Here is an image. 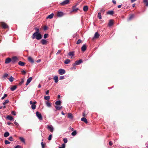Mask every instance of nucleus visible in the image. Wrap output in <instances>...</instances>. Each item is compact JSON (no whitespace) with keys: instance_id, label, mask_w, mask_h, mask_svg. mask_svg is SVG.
Returning <instances> with one entry per match:
<instances>
[{"instance_id":"obj_1","label":"nucleus","mask_w":148,"mask_h":148,"mask_svg":"<svg viewBox=\"0 0 148 148\" xmlns=\"http://www.w3.org/2000/svg\"><path fill=\"white\" fill-rule=\"evenodd\" d=\"M42 36L39 33H37L34 34V33L33 34L32 36V39H34L35 38H36L38 40H39L41 39L42 38Z\"/></svg>"},{"instance_id":"obj_2","label":"nucleus","mask_w":148,"mask_h":148,"mask_svg":"<svg viewBox=\"0 0 148 148\" xmlns=\"http://www.w3.org/2000/svg\"><path fill=\"white\" fill-rule=\"evenodd\" d=\"M36 116L40 120H42V117L41 113L38 112H36Z\"/></svg>"},{"instance_id":"obj_3","label":"nucleus","mask_w":148,"mask_h":148,"mask_svg":"<svg viewBox=\"0 0 148 148\" xmlns=\"http://www.w3.org/2000/svg\"><path fill=\"white\" fill-rule=\"evenodd\" d=\"M82 62V60L81 59L77 60L75 62V63L73 64V66L79 65Z\"/></svg>"},{"instance_id":"obj_4","label":"nucleus","mask_w":148,"mask_h":148,"mask_svg":"<svg viewBox=\"0 0 148 148\" xmlns=\"http://www.w3.org/2000/svg\"><path fill=\"white\" fill-rule=\"evenodd\" d=\"M1 25L3 28L4 29L7 28L8 27V26L6 23L4 22H1Z\"/></svg>"},{"instance_id":"obj_5","label":"nucleus","mask_w":148,"mask_h":148,"mask_svg":"<svg viewBox=\"0 0 148 148\" xmlns=\"http://www.w3.org/2000/svg\"><path fill=\"white\" fill-rule=\"evenodd\" d=\"M58 72L60 75H62L64 74L65 73L66 71L64 69H60L58 70Z\"/></svg>"},{"instance_id":"obj_6","label":"nucleus","mask_w":148,"mask_h":148,"mask_svg":"<svg viewBox=\"0 0 148 148\" xmlns=\"http://www.w3.org/2000/svg\"><path fill=\"white\" fill-rule=\"evenodd\" d=\"M70 0H65L63 2L60 3V4L62 5H64L66 4H68Z\"/></svg>"},{"instance_id":"obj_7","label":"nucleus","mask_w":148,"mask_h":148,"mask_svg":"<svg viewBox=\"0 0 148 148\" xmlns=\"http://www.w3.org/2000/svg\"><path fill=\"white\" fill-rule=\"evenodd\" d=\"M47 128L51 132H53L54 128L52 125H48Z\"/></svg>"},{"instance_id":"obj_8","label":"nucleus","mask_w":148,"mask_h":148,"mask_svg":"<svg viewBox=\"0 0 148 148\" xmlns=\"http://www.w3.org/2000/svg\"><path fill=\"white\" fill-rule=\"evenodd\" d=\"M18 60L17 57L14 56L12 58L11 62L12 63H14Z\"/></svg>"},{"instance_id":"obj_9","label":"nucleus","mask_w":148,"mask_h":148,"mask_svg":"<svg viewBox=\"0 0 148 148\" xmlns=\"http://www.w3.org/2000/svg\"><path fill=\"white\" fill-rule=\"evenodd\" d=\"M11 61L12 59L10 58H7L5 59V63L8 64L9 63H10L11 62Z\"/></svg>"},{"instance_id":"obj_10","label":"nucleus","mask_w":148,"mask_h":148,"mask_svg":"<svg viewBox=\"0 0 148 148\" xmlns=\"http://www.w3.org/2000/svg\"><path fill=\"white\" fill-rule=\"evenodd\" d=\"M32 77H30L29 78L27 79V82L26 83V85H27L29 84L30 82L32 80Z\"/></svg>"},{"instance_id":"obj_11","label":"nucleus","mask_w":148,"mask_h":148,"mask_svg":"<svg viewBox=\"0 0 148 148\" xmlns=\"http://www.w3.org/2000/svg\"><path fill=\"white\" fill-rule=\"evenodd\" d=\"M76 6V5H75L73 6L71 12H76L79 10V9L78 8H75Z\"/></svg>"},{"instance_id":"obj_12","label":"nucleus","mask_w":148,"mask_h":148,"mask_svg":"<svg viewBox=\"0 0 148 148\" xmlns=\"http://www.w3.org/2000/svg\"><path fill=\"white\" fill-rule=\"evenodd\" d=\"M64 15V13L62 12H59L57 13V16L58 17H61Z\"/></svg>"},{"instance_id":"obj_13","label":"nucleus","mask_w":148,"mask_h":148,"mask_svg":"<svg viewBox=\"0 0 148 148\" xmlns=\"http://www.w3.org/2000/svg\"><path fill=\"white\" fill-rule=\"evenodd\" d=\"M86 46L84 44L83 45L82 47H81V49L82 51L84 52L85 51L86 49Z\"/></svg>"},{"instance_id":"obj_14","label":"nucleus","mask_w":148,"mask_h":148,"mask_svg":"<svg viewBox=\"0 0 148 148\" xmlns=\"http://www.w3.org/2000/svg\"><path fill=\"white\" fill-rule=\"evenodd\" d=\"M53 79L56 83H57L58 81V77L57 76H55L53 77Z\"/></svg>"},{"instance_id":"obj_15","label":"nucleus","mask_w":148,"mask_h":148,"mask_svg":"<svg viewBox=\"0 0 148 148\" xmlns=\"http://www.w3.org/2000/svg\"><path fill=\"white\" fill-rule=\"evenodd\" d=\"M8 120L10 121L14 120V118L11 116L8 115L6 118Z\"/></svg>"},{"instance_id":"obj_16","label":"nucleus","mask_w":148,"mask_h":148,"mask_svg":"<svg viewBox=\"0 0 148 148\" xmlns=\"http://www.w3.org/2000/svg\"><path fill=\"white\" fill-rule=\"evenodd\" d=\"M36 103V101H34L33 102V104L32 105L31 108L32 109L34 110L36 108V105H35Z\"/></svg>"},{"instance_id":"obj_17","label":"nucleus","mask_w":148,"mask_h":148,"mask_svg":"<svg viewBox=\"0 0 148 148\" xmlns=\"http://www.w3.org/2000/svg\"><path fill=\"white\" fill-rule=\"evenodd\" d=\"M55 108L56 110H60L62 108V106H55Z\"/></svg>"},{"instance_id":"obj_18","label":"nucleus","mask_w":148,"mask_h":148,"mask_svg":"<svg viewBox=\"0 0 148 148\" xmlns=\"http://www.w3.org/2000/svg\"><path fill=\"white\" fill-rule=\"evenodd\" d=\"M40 42L43 45H44L47 43V41L46 40L43 39L41 40Z\"/></svg>"},{"instance_id":"obj_19","label":"nucleus","mask_w":148,"mask_h":148,"mask_svg":"<svg viewBox=\"0 0 148 148\" xmlns=\"http://www.w3.org/2000/svg\"><path fill=\"white\" fill-rule=\"evenodd\" d=\"M54 14L53 13H52L48 15L47 17V18L51 19L53 17Z\"/></svg>"},{"instance_id":"obj_20","label":"nucleus","mask_w":148,"mask_h":148,"mask_svg":"<svg viewBox=\"0 0 148 148\" xmlns=\"http://www.w3.org/2000/svg\"><path fill=\"white\" fill-rule=\"evenodd\" d=\"M81 121L84 122L86 123H88V121L86 119L85 117H83L81 118Z\"/></svg>"},{"instance_id":"obj_21","label":"nucleus","mask_w":148,"mask_h":148,"mask_svg":"<svg viewBox=\"0 0 148 148\" xmlns=\"http://www.w3.org/2000/svg\"><path fill=\"white\" fill-rule=\"evenodd\" d=\"M28 59L29 61V62H30L33 63L34 62V60L31 57H29L28 58Z\"/></svg>"},{"instance_id":"obj_22","label":"nucleus","mask_w":148,"mask_h":148,"mask_svg":"<svg viewBox=\"0 0 148 148\" xmlns=\"http://www.w3.org/2000/svg\"><path fill=\"white\" fill-rule=\"evenodd\" d=\"M99 36V34L97 32H96L95 34L94 37L95 38H98Z\"/></svg>"},{"instance_id":"obj_23","label":"nucleus","mask_w":148,"mask_h":148,"mask_svg":"<svg viewBox=\"0 0 148 148\" xmlns=\"http://www.w3.org/2000/svg\"><path fill=\"white\" fill-rule=\"evenodd\" d=\"M113 24V23L112 20H110L108 24L109 26L110 27L112 26Z\"/></svg>"},{"instance_id":"obj_24","label":"nucleus","mask_w":148,"mask_h":148,"mask_svg":"<svg viewBox=\"0 0 148 148\" xmlns=\"http://www.w3.org/2000/svg\"><path fill=\"white\" fill-rule=\"evenodd\" d=\"M68 117L71 119H73V116L72 114L71 113H69L68 115Z\"/></svg>"},{"instance_id":"obj_25","label":"nucleus","mask_w":148,"mask_h":148,"mask_svg":"<svg viewBox=\"0 0 148 148\" xmlns=\"http://www.w3.org/2000/svg\"><path fill=\"white\" fill-rule=\"evenodd\" d=\"M25 64V63L21 61H19L18 62V65L22 66H24Z\"/></svg>"},{"instance_id":"obj_26","label":"nucleus","mask_w":148,"mask_h":148,"mask_svg":"<svg viewBox=\"0 0 148 148\" xmlns=\"http://www.w3.org/2000/svg\"><path fill=\"white\" fill-rule=\"evenodd\" d=\"M61 103V102L60 101L58 100L55 103V104L56 105V106H57L60 105Z\"/></svg>"},{"instance_id":"obj_27","label":"nucleus","mask_w":148,"mask_h":148,"mask_svg":"<svg viewBox=\"0 0 148 148\" xmlns=\"http://www.w3.org/2000/svg\"><path fill=\"white\" fill-rule=\"evenodd\" d=\"M17 87L16 86H13L11 88L10 90L12 91H13Z\"/></svg>"},{"instance_id":"obj_28","label":"nucleus","mask_w":148,"mask_h":148,"mask_svg":"<svg viewBox=\"0 0 148 148\" xmlns=\"http://www.w3.org/2000/svg\"><path fill=\"white\" fill-rule=\"evenodd\" d=\"M10 135V134L8 132H5L4 133V136L5 137H7L9 136Z\"/></svg>"},{"instance_id":"obj_29","label":"nucleus","mask_w":148,"mask_h":148,"mask_svg":"<svg viewBox=\"0 0 148 148\" xmlns=\"http://www.w3.org/2000/svg\"><path fill=\"white\" fill-rule=\"evenodd\" d=\"M70 62V60L69 59H67L64 61V63L66 64H67Z\"/></svg>"},{"instance_id":"obj_30","label":"nucleus","mask_w":148,"mask_h":148,"mask_svg":"<svg viewBox=\"0 0 148 148\" xmlns=\"http://www.w3.org/2000/svg\"><path fill=\"white\" fill-rule=\"evenodd\" d=\"M88 6L86 5H85L84 7L83 10L84 11L86 12L88 10Z\"/></svg>"},{"instance_id":"obj_31","label":"nucleus","mask_w":148,"mask_h":148,"mask_svg":"<svg viewBox=\"0 0 148 148\" xmlns=\"http://www.w3.org/2000/svg\"><path fill=\"white\" fill-rule=\"evenodd\" d=\"M24 82V79L23 78H22L21 79V81L19 82V83L18 84V85L19 86H21L22 84Z\"/></svg>"},{"instance_id":"obj_32","label":"nucleus","mask_w":148,"mask_h":148,"mask_svg":"<svg viewBox=\"0 0 148 148\" xmlns=\"http://www.w3.org/2000/svg\"><path fill=\"white\" fill-rule=\"evenodd\" d=\"M35 29L36 30V32H34V34L35 35V34L39 33V28L38 27H36L35 28Z\"/></svg>"},{"instance_id":"obj_33","label":"nucleus","mask_w":148,"mask_h":148,"mask_svg":"<svg viewBox=\"0 0 148 148\" xmlns=\"http://www.w3.org/2000/svg\"><path fill=\"white\" fill-rule=\"evenodd\" d=\"M114 12L113 10L108 11L107 12L108 14H110L111 15H113L114 14Z\"/></svg>"},{"instance_id":"obj_34","label":"nucleus","mask_w":148,"mask_h":148,"mask_svg":"<svg viewBox=\"0 0 148 148\" xmlns=\"http://www.w3.org/2000/svg\"><path fill=\"white\" fill-rule=\"evenodd\" d=\"M19 139H20L21 142L24 143H25V140L23 138L20 137H19Z\"/></svg>"},{"instance_id":"obj_35","label":"nucleus","mask_w":148,"mask_h":148,"mask_svg":"<svg viewBox=\"0 0 148 148\" xmlns=\"http://www.w3.org/2000/svg\"><path fill=\"white\" fill-rule=\"evenodd\" d=\"M68 55L69 56H74V52L73 51L70 52L68 53Z\"/></svg>"},{"instance_id":"obj_36","label":"nucleus","mask_w":148,"mask_h":148,"mask_svg":"<svg viewBox=\"0 0 148 148\" xmlns=\"http://www.w3.org/2000/svg\"><path fill=\"white\" fill-rule=\"evenodd\" d=\"M88 113V112L87 111H86V110L84 111V112L82 113V116L85 117L86 116V115Z\"/></svg>"},{"instance_id":"obj_37","label":"nucleus","mask_w":148,"mask_h":148,"mask_svg":"<svg viewBox=\"0 0 148 148\" xmlns=\"http://www.w3.org/2000/svg\"><path fill=\"white\" fill-rule=\"evenodd\" d=\"M8 79L11 82H12L13 81L14 79V78L11 76Z\"/></svg>"},{"instance_id":"obj_38","label":"nucleus","mask_w":148,"mask_h":148,"mask_svg":"<svg viewBox=\"0 0 148 148\" xmlns=\"http://www.w3.org/2000/svg\"><path fill=\"white\" fill-rule=\"evenodd\" d=\"M46 105L48 107H50L51 106V103L49 102L48 101L46 102Z\"/></svg>"},{"instance_id":"obj_39","label":"nucleus","mask_w":148,"mask_h":148,"mask_svg":"<svg viewBox=\"0 0 148 148\" xmlns=\"http://www.w3.org/2000/svg\"><path fill=\"white\" fill-rule=\"evenodd\" d=\"M77 134V132L76 130L73 131L71 133V135L73 136L76 135Z\"/></svg>"},{"instance_id":"obj_40","label":"nucleus","mask_w":148,"mask_h":148,"mask_svg":"<svg viewBox=\"0 0 148 148\" xmlns=\"http://www.w3.org/2000/svg\"><path fill=\"white\" fill-rule=\"evenodd\" d=\"M98 17L99 19H101L102 18L101 14L100 12H99L98 14Z\"/></svg>"},{"instance_id":"obj_41","label":"nucleus","mask_w":148,"mask_h":148,"mask_svg":"<svg viewBox=\"0 0 148 148\" xmlns=\"http://www.w3.org/2000/svg\"><path fill=\"white\" fill-rule=\"evenodd\" d=\"M50 99V96H49L44 97V99L45 100H49Z\"/></svg>"},{"instance_id":"obj_42","label":"nucleus","mask_w":148,"mask_h":148,"mask_svg":"<svg viewBox=\"0 0 148 148\" xmlns=\"http://www.w3.org/2000/svg\"><path fill=\"white\" fill-rule=\"evenodd\" d=\"M7 94H4V96L2 97L1 99L2 100H3L5 97H7Z\"/></svg>"},{"instance_id":"obj_43","label":"nucleus","mask_w":148,"mask_h":148,"mask_svg":"<svg viewBox=\"0 0 148 148\" xmlns=\"http://www.w3.org/2000/svg\"><path fill=\"white\" fill-rule=\"evenodd\" d=\"M82 40L81 39H78L77 41L76 44H79L82 42Z\"/></svg>"},{"instance_id":"obj_44","label":"nucleus","mask_w":148,"mask_h":148,"mask_svg":"<svg viewBox=\"0 0 148 148\" xmlns=\"http://www.w3.org/2000/svg\"><path fill=\"white\" fill-rule=\"evenodd\" d=\"M48 36V34H45L44 35V38L45 39L47 38Z\"/></svg>"},{"instance_id":"obj_45","label":"nucleus","mask_w":148,"mask_h":148,"mask_svg":"<svg viewBox=\"0 0 148 148\" xmlns=\"http://www.w3.org/2000/svg\"><path fill=\"white\" fill-rule=\"evenodd\" d=\"M9 101L7 99V100H6L3 103V105L4 106H5L6 104L7 103H8L9 102Z\"/></svg>"},{"instance_id":"obj_46","label":"nucleus","mask_w":148,"mask_h":148,"mask_svg":"<svg viewBox=\"0 0 148 148\" xmlns=\"http://www.w3.org/2000/svg\"><path fill=\"white\" fill-rule=\"evenodd\" d=\"M8 139L10 141H12L14 140V139L12 136L9 137Z\"/></svg>"},{"instance_id":"obj_47","label":"nucleus","mask_w":148,"mask_h":148,"mask_svg":"<svg viewBox=\"0 0 148 148\" xmlns=\"http://www.w3.org/2000/svg\"><path fill=\"white\" fill-rule=\"evenodd\" d=\"M67 139L66 138H65L63 139V141L64 143H66L67 142Z\"/></svg>"},{"instance_id":"obj_48","label":"nucleus","mask_w":148,"mask_h":148,"mask_svg":"<svg viewBox=\"0 0 148 148\" xmlns=\"http://www.w3.org/2000/svg\"><path fill=\"white\" fill-rule=\"evenodd\" d=\"M5 143L6 145H7L10 144V143L9 141L8 140H6L5 141Z\"/></svg>"},{"instance_id":"obj_49","label":"nucleus","mask_w":148,"mask_h":148,"mask_svg":"<svg viewBox=\"0 0 148 148\" xmlns=\"http://www.w3.org/2000/svg\"><path fill=\"white\" fill-rule=\"evenodd\" d=\"M65 144L64 143H63L62 145V146L60 147L59 148H65Z\"/></svg>"},{"instance_id":"obj_50","label":"nucleus","mask_w":148,"mask_h":148,"mask_svg":"<svg viewBox=\"0 0 148 148\" xmlns=\"http://www.w3.org/2000/svg\"><path fill=\"white\" fill-rule=\"evenodd\" d=\"M52 135L51 134H50L49 136L48 137V139L49 140H51V138H52Z\"/></svg>"},{"instance_id":"obj_51","label":"nucleus","mask_w":148,"mask_h":148,"mask_svg":"<svg viewBox=\"0 0 148 148\" xmlns=\"http://www.w3.org/2000/svg\"><path fill=\"white\" fill-rule=\"evenodd\" d=\"M64 76H61L60 77L59 79L60 80H62L64 79Z\"/></svg>"},{"instance_id":"obj_52","label":"nucleus","mask_w":148,"mask_h":148,"mask_svg":"<svg viewBox=\"0 0 148 148\" xmlns=\"http://www.w3.org/2000/svg\"><path fill=\"white\" fill-rule=\"evenodd\" d=\"M11 114L12 115H13L14 116H15L16 115V112L14 111H13L12 112Z\"/></svg>"},{"instance_id":"obj_53","label":"nucleus","mask_w":148,"mask_h":148,"mask_svg":"<svg viewBox=\"0 0 148 148\" xmlns=\"http://www.w3.org/2000/svg\"><path fill=\"white\" fill-rule=\"evenodd\" d=\"M41 145L42 148H45V145H44V144H43V142H41Z\"/></svg>"},{"instance_id":"obj_54","label":"nucleus","mask_w":148,"mask_h":148,"mask_svg":"<svg viewBox=\"0 0 148 148\" xmlns=\"http://www.w3.org/2000/svg\"><path fill=\"white\" fill-rule=\"evenodd\" d=\"M48 29V27L46 26H45L43 28V29L44 30H47Z\"/></svg>"},{"instance_id":"obj_55","label":"nucleus","mask_w":148,"mask_h":148,"mask_svg":"<svg viewBox=\"0 0 148 148\" xmlns=\"http://www.w3.org/2000/svg\"><path fill=\"white\" fill-rule=\"evenodd\" d=\"M134 17V15H132L129 18V20H130Z\"/></svg>"},{"instance_id":"obj_56","label":"nucleus","mask_w":148,"mask_h":148,"mask_svg":"<svg viewBox=\"0 0 148 148\" xmlns=\"http://www.w3.org/2000/svg\"><path fill=\"white\" fill-rule=\"evenodd\" d=\"M61 51H62L61 50H58V52L56 53V55H58V54H59L61 53Z\"/></svg>"},{"instance_id":"obj_57","label":"nucleus","mask_w":148,"mask_h":148,"mask_svg":"<svg viewBox=\"0 0 148 148\" xmlns=\"http://www.w3.org/2000/svg\"><path fill=\"white\" fill-rule=\"evenodd\" d=\"M8 74L6 73H5L4 74L3 77L4 78H5V77H6L8 76Z\"/></svg>"},{"instance_id":"obj_58","label":"nucleus","mask_w":148,"mask_h":148,"mask_svg":"<svg viewBox=\"0 0 148 148\" xmlns=\"http://www.w3.org/2000/svg\"><path fill=\"white\" fill-rule=\"evenodd\" d=\"M21 73L23 75H25L26 73V72L24 70H23L21 71Z\"/></svg>"},{"instance_id":"obj_59","label":"nucleus","mask_w":148,"mask_h":148,"mask_svg":"<svg viewBox=\"0 0 148 148\" xmlns=\"http://www.w3.org/2000/svg\"><path fill=\"white\" fill-rule=\"evenodd\" d=\"M15 148H21V147L20 145H17L15 147Z\"/></svg>"},{"instance_id":"obj_60","label":"nucleus","mask_w":148,"mask_h":148,"mask_svg":"<svg viewBox=\"0 0 148 148\" xmlns=\"http://www.w3.org/2000/svg\"><path fill=\"white\" fill-rule=\"evenodd\" d=\"M109 144L111 146L112 145L113 143H112V142L110 141L109 142Z\"/></svg>"},{"instance_id":"obj_61","label":"nucleus","mask_w":148,"mask_h":148,"mask_svg":"<svg viewBox=\"0 0 148 148\" xmlns=\"http://www.w3.org/2000/svg\"><path fill=\"white\" fill-rule=\"evenodd\" d=\"M112 2L114 4H116V1L115 0H112Z\"/></svg>"},{"instance_id":"obj_62","label":"nucleus","mask_w":148,"mask_h":148,"mask_svg":"<svg viewBox=\"0 0 148 148\" xmlns=\"http://www.w3.org/2000/svg\"><path fill=\"white\" fill-rule=\"evenodd\" d=\"M49 90H47V91H46L45 92V94H46V95H48L49 94Z\"/></svg>"},{"instance_id":"obj_63","label":"nucleus","mask_w":148,"mask_h":148,"mask_svg":"<svg viewBox=\"0 0 148 148\" xmlns=\"http://www.w3.org/2000/svg\"><path fill=\"white\" fill-rule=\"evenodd\" d=\"M73 67H72L71 68V69H74V70H75V69H76V68L75 67V66H73Z\"/></svg>"},{"instance_id":"obj_64","label":"nucleus","mask_w":148,"mask_h":148,"mask_svg":"<svg viewBox=\"0 0 148 148\" xmlns=\"http://www.w3.org/2000/svg\"><path fill=\"white\" fill-rule=\"evenodd\" d=\"M145 3V4L146 6L148 7V1H147V2Z\"/></svg>"}]
</instances>
